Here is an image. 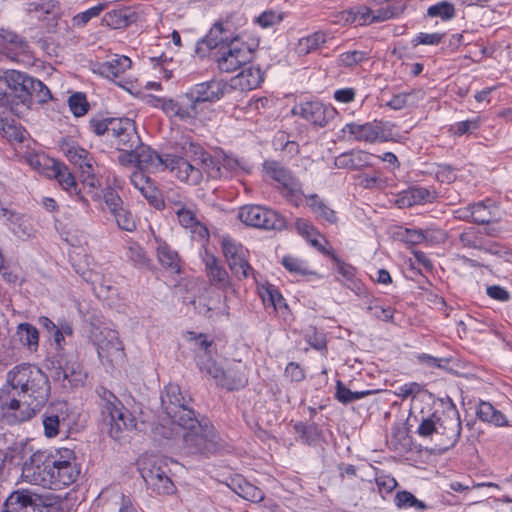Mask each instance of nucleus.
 Returning <instances> with one entry per match:
<instances>
[{
  "mask_svg": "<svg viewBox=\"0 0 512 512\" xmlns=\"http://www.w3.org/2000/svg\"><path fill=\"white\" fill-rule=\"evenodd\" d=\"M191 397H185L179 385L170 383L161 395L166 419L156 427V434L166 439L181 437L182 450L189 455L215 453L219 448L213 424L206 417H199L190 407Z\"/></svg>",
  "mask_w": 512,
  "mask_h": 512,
  "instance_id": "f257e3e1",
  "label": "nucleus"
},
{
  "mask_svg": "<svg viewBox=\"0 0 512 512\" xmlns=\"http://www.w3.org/2000/svg\"><path fill=\"white\" fill-rule=\"evenodd\" d=\"M51 386L48 376L36 365L22 363L6 374L0 407L9 424L30 420L48 402Z\"/></svg>",
  "mask_w": 512,
  "mask_h": 512,
  "instance_id": "f03ea898",
  "label": "nucleus"
},
{
  "mask_svg": "<svg viewBox=\"0 0 512 512\" xmlns=\"http://www.w3.org/2000/svg\"><path fill=\"white\" fill-rule=\"evenodd\" d=\"M23 476L32 484L52 490H61L76 481L80 470L75 453L69 448L39 450L24 463Z\"/></svg>",
  "mask_w": 512,
  "mask_h": 512,
  "instance_id": "7ed1b4c3",
  "label": "nucleus"
},
{
  "mask_svg": "<svg viewBox=\"0 0 512 512\" xmlns=\"http://www.w3.org/2000/svg\"><path fill=\"white\" fill-rule=\"evenodd\" d=\"M175 151L177 154H171L166 159L167 169L180 181L195 186L202 182L204 174L212 179L222 177L219 162L189 135L180 137L175 143Z\"/></svg>",
  "mask_w": 512,
  "mask_h": 512,
  "instance_id": "20e7f679",
  "label": "nucleus"
},
{
  "mask_svg": "<svg viewBox=\"0 0 512 512\" xmlns=\"http://www.w3.org/2000/svg\"><path fill=\"white\" fill-rule=\"evenodd\" d=\"M259 46L258 39L245 40V35H235L216 52V64L221 72L232 73L249 63Z\"/></svg>",
  "mask_w": 512,
  "mask_h": 512,
  "instance_id": "39448f33",
  "label": "nucleus"
},
{
  "mask_svg": "<svg viewBox=\"0 0 512 512\" xmlns=\"http://www.w3.org/2000/svg\"><path fill=\"white\" fill-rule=\"evenodd\" d=\"M100 398V406L103 415L109 418V434L115 440L121 438L123 431H130L136 427V419L132 413L124 407L121 401L105 387L96 390Z\"/></svg>",
  "mask_w": 512,
  "mask_h": 512,
  "instance_id": "423d86ee",
  "label": "nucleus"
},
{
  "mask_svg": "<svg viewBox=\"0 0 512 512\" xmlns=\"http://www.w3.org/2000/svg\"><path fill=\"white\" fill-rule=\"evenodd\" d=\"M395 124L389 121L374 120L372 122L345 124L342 132L350 139L365 143L396 141Z\"/></svg>",
  "mask_w": 512,
  "mask_h": 512,
  "instance_id": "0eeeda50",
  "label": "nucleus"
},
{
  "mask_svg": "<svg viewBox=\"0 0 512 512\" xmlns=\"http://www.w3.org/2000/svg\"><path fill=\"white\" fill-rule=\"evenodd\" d=\"M263 172L266 177L274 180L280 193L296 207L304 203L305 194L301 183L281 163L274 160H266L263 163Z\"/></svg>",
  "mask_w": 512,
  "mask_h": 512,
  "instance_id": "6e6552de",
  "label": "nucleus"
},
{
  "mask_svg": "<svg viewBox=\"0 0 512 512\" xmlns=\"http://www.w3.org/2000/svg\"><path fill=\"white\" fill-rule=\"evenodd\" d=\"M238 218L247 226L265 229L282 230L286 227L285 217L271 208L249 204L239 209Z\"/></svg>",
  "mask_w": 512,
  "mask_h": 512,
  "instance_id": "1a4fd4ad",
  "label": "nucleus"
},
{
  "mask_svg": "<svg viewBox=\"0 0 512 512\" xmlns=\"http://www.w3.org/2000/svg\"><path fill=\"white\" fill-rule=\"evenodd\" d=\"M140 471L148 488L156 494L171 495L175 492L176 487L171 478L167 475L161 460L150 459L144 462Z\"/></svg>",
  "mask_w": 512,
  "mask_h": 512,
  "instance_id": "9d476101",
  "label": "nucleus"
},
{
  "mask_svg": "<svg viewBox=\"0 0 512 512\" xmlns=\"http://www.w3.org/2000/svg\"><path fill=\"white\" fill-rule=\"evenodd\" d=\"M221 248L230 270L237 278H247L253 272L247 259L248 250L241 243L229 236H224L221 240Z\"/></svg>",
  "mask_w": 512,
  "mask_h": 512,
  "instance_id": "9b49d317",
  "label": "nucleus"
},
{
  "mask_svg": "<svg viewBox=\"0 0 512 512\" xmlns=\"http://www.w3.org/2000/svg\"><path fill=\"white\" fill-rule=\"evenodd\" d=\"M436 428L444 449L451 448L458 442L461 435V420L455 406L436 414Z\"/></svg>",
  "mask_w": 512,
  "mask_h": 512,
  "instance_id": "f8f14e48",
  "label": "nucleus"
},
{
  "mask_svg": "<svg viewBox=\"0 0 512 512\" xmlns=\"http://www.w3.org/2000/svg\"><path fill=\"white\" fill-rule=\"evenodd\" d=\"M2 53L17 63H30L33 59L32 50L25 37L9 29L0 28Z\"/></svg>",
  "mask_w": 512,
  "mask_h": 512,
  "instance_id": "ddd939ff",
  "label": "nucleus"
},
{
  "mask_svg": "<svg viewBox=\"0 0 512 512\" xmlns=\"http://www.w3.org/2000/svg\"><path fill=\"white\" fill-rule=\"evenodd\" d=\"M161 108L168 117H176L188 124H193L201 112L189 91L175 99H162Z\"/></svg>",
  "mask_w": 512,
  "mask_h": 512,
  "instance_id": "4468645a",
  "label": "nucleus"
},
{
  "mask_svg": "<svg viewBox=\"0 0 512 512\" xmlns=\"http://www.w3.org/2000/svg\"><path fill=\"white\" fill-rule=\"evenodd\" d=\"M110 138L111 144L118 151L131 152L139 147L141 142L134 122L128 118H119L113 122Z\"/></svg>",
  "mask_w": 512,
  "mask_h": 512,
  "instance_id": "2eb2a0df",
  "label": "nucleus"
},
{
  "mask_svg": "<svg viewBox=\"0 0 512 512\" xmlns=\"http://www.w3.org/2000/svg\"><path fill=\"white\" fill-rule=\"evenodd\" d=\"M101 338L95 337L97 353L100 360L111 365L123 360L124 347L117 331L105 328L100 332Z\"/></svg>",
  "mask_w": 512,
  "mask_h": 512,
  "instance_id": "dca6fc26",
  "label": "nucleus"
},
{
  "mask_svg": "<svg viewBox=\"0 0 512 512\" xmlns=\"http://www.w3.org/2000/svg\"><path fill=\"white\" fill-rule=\"evenodd\" d=\"M293 113L314 126L325 127L336 116V110L318 100L300 102L293 108Z\"/></svg>",
  "mask_w": 512,
  "mask_h": 512,
  "instance_id": "f3484780",
  "label": "nucleus"
},
{
  "mask_svg": "<svg viewBox=\"0 0 512 512\" xmlns=\"http://www.w3.org/2000/svg\"><path fill=\"white\" fill-rule=\"evenodd\" d=\"M60 148L68 160L78 166L82 170V173L86 175L84 182L91 187H95L96 179L93 168L94 159L91 154L78 144L66 140L62 142Z\"/></svg>",
  "mask_w": 512,
  "mask_h": 512,
  "instance_id": "a211bd4d",
  "label": "nucleus"
},
{
  "mask_svg": "<svg viewBox=\"0 0 512 512\" xmlns=\"http://www.w3.org/2000/svg\"><path fill=\"white\" fill-rule=\"evenodd\" d=\"M227 90V86L222 81L211 80L195 84L191 87L189 95L194 99L198 108L201 110V105L209 102L214 103L219 101Z\"/></svg>",
  "mask_w": 512,
  "mask_h": 512,
  "instance_id": "6ab92c4d",
  "label": "nucleus"
},
{
  "mask_svg": "<svg viewBox=\"0 0 512 512\" xmlns=\"http://www.w3.org/2000/svg\"><path fill=\"white\" fill-rule=\"evenodd\" d=\"M437 198L438 191L433 186H411L398 194L396 203L400 208H407L433 203Z\"/></svg>",
  "mask_w": 512,
  "mask_h": 512,
  "instance_id": "aec40b11",
  "label": "nucleus"
},
{
  "mask_svg": "<svg viewBox=\"0 0 512 512\" xmlns=\"http://www.w3.org/2000/svg\"><path fill=\"white\" fill-rule=\"evenodd\" d=\"M456 245L467 250H477L490 254L499 253L496 245L489 244L484 239L483 232L475 227L463 229L456 239Z\"/></svg>",
  "mask_w": 512,
  "mask_h": 512,
  "instance_id": "412c9836",
  "label": "nucleus"
},
{
  "mask_svg": "<svg viewBox=\"0 0 512 512\" xmlns=\"http://www.w3.org/2000/svg\"><path fill=\"white\" fill-rule=\"evenodd\" d=\"M32 76L25 72L14 69L5 70L0 75V83H4L15 97L19 98L22 103L28 101L29 82Z\"/></svg>",
  "mask_w": 512,
  "mask_h": 512,
  "instance_id": "4be33fe9",
  "label": "nucleus"
},
{
  "mask_svg": "<svg viewBox=\"0 0 512 512\" xmlns=\"http://www.w3.org/2000/svg\"><path fill=\"white\" fill-rule=\"evenodd\" d=\"M140 12L129 6H121L104 14L102 25L111 29H125L140 20Z\"/></svg>",
  "mask_w": 512,
  "mask_h": 512,
  "instance_id": "5701e85b",
  "label": "nucleus"
},
{
  "mask_svg": "<svg viewBox=\"0 0 512 512\" xmlns=\"http://www.w3.org/2000/svg\"><path fill=\"white\" fill-rule=\"evenodd\" d=\"M137 167L141 170H165L167 169L166 159L171 154L160 155L150 147L140 142V146L135 148Z\"/></svg>",
  "mask_w": 512,
  "mask_h": 512,
  "instance_id": "b1692460",
  "label": "nucleus"
},
{
  "mask_svg": "<svg viewBox=\"0 0 512 512\" xmlns=\"http://www.w3.org/2000/svg\"><path fill=\"white\" fill-rule=\"evenodd\" d=\"M37 494L29 490L12 492L3 505V512H35Z\"/></svg>",
  "mask_w": 512,
  "mask_h": 512,
  "instance_id": "393cba45",
  "label": "nucleus"
},
{
  "mask_svg": "<svg viewBox=\"0 0 512 512\" xmlns=\"http://www.w3.org/2000/svg\"><path fill=\"white\" fill-rule=\"evenodd\" d=\"M373 154L362 150H351L337 156L334 161L335 167L339 169L361 170L373 165Z\"/></svg>",
  "mask_w": 512,
  "mask_h": 512,
  "instance_id": "a878e982",
  "label": "nucleus"
},
{
  "mask_svg": "<svg viewBox=\"0 0 512 512\" xmlns=\"http://www.w3.org/2000/svg\"><path fill=\"white\" fill-rule=\"evenodd\" d=\"M205 269L210 282L219 289L227 290L231 288L229 275L224 267L219 264V260L213 255L205 252L203 256Z\"/></svg>",
  "mask_w": 512,
  "mask_h": 512,
  "instance_id": "bb28decb",
  "label": "nucleus"
},
{
  "mask_svg": "<svg viewBox=\"0 0 512 512\" xmlns=\"http://www.w3.org/2000/svg\"><path fill=\"white\" fill-rule=\"evenodd\" d=\"M176 215L180 225L190 229L193 239L203 241L209 237L207 227L197 219L193 210L182 206L176 211Z\"/></svg>",
  "mask_w": 512,
  "mask_h": 512,
  "instance_id": "cd10ccee",
  "label": "nucleus"
},
{
  "mask_svg": "<svg viewBox=\"0 0 512 512\" xmlns=\"http://www.w3.org/2000/svg\"><path fill=\"white\" fill-rule=\"evenodd\" d=\"M247 384L248 376L246 368L240 361H238L224 370L219 386L229 391H233L242 389Z\"/></svg>",
  "mask_w": 512,
  "mask_h": 512,
  "instance_id": "c85d7f7f",
  "label": "nucleus"
},
{
  "mask_svg": "<svg viewBox=\"0 0 512 512\" xmlns=\"http://www.w3.org/2000/svg\"><path fill=\"white\" fill-rule=\"evenodd\" d=\"M474 209V224L490 225L500 221L499 207L492 200H483L471 204Z\"/></svg>",
  "mask_w": 512,
  "mask_h": 512,
  "instance_id": "c756f323",
  "label": "nucleus"
},
{
  "mask_svg": "<svg viewBox=\"0 0 512 512\" xmlns=\"http://www.w3.org/2000/svg\"><path fill=\"white\" fill-rule=\"evenodd\" d=\"M333 38L329 30H318L298 40L296 52L299 55H308L321 49L328 40Z\"/></svg>",
  "mask_w": 512,
  "mask_h": 512,
  "instance_id": "7c9ffc66",
  "label": "nucleus"
},
{
  "mask_svg": "<svg viewBox=\"0 0 512 512\" xmlns=\"http://www.w3.org/2000/svg\"><path fill=\"white\" fill-rule=\"evenodd\" d=\"M263 81V73L259 67L249 66L241 70L231 79V87L242 91L256 89Z\"/></svg>",
  "mask_w": 512,
  "mask_h": 512,
  "instance_id": "2f4dec72",
  "label": "nucleus"
},
{
  "mask_svg": "<svg viewBox=\"0 0 512 512\" xmlns=\"http://www.w3.org/2000/svg\"><path fill=\"white\" fill-rule=\"evenodd\" d=\"M304 202L307 203L316 219L330 224L337 222L336 212L318 194L305 195Z\"/></svg>",
  "mask_w": 512,
  "mask_h": 512,
  "instance_id": "473e14b6",
  "label": "nucleus"
},
{
  "mask_svg": "<svg viewBox=\"0 0 512 512\" xmlns=\"http://www.w3.org/2000/svg\"><path fill=\"white\" fill-rule=\"evenodd\" d=\"M26 12L39 19L56 18L60 14V5L56 0L29 1L26 3Z\"/></svg>",
  "mask_w": 512,
  "mask_h": 512,
  "instance_id": "72a5a7b5",
  "label": "nucleus"
},
{
  "mask_svg": "<svg viewBox=\"0 0 512 512\" xmlns=\"http://www.w3.org/2000/svg\"><path fill=\"white\" fill-rule=\"evenodd\" d=\"M156 256L159 263L173 273L181 272V261L178 253L166 242L156 239Z\"/></svg>",
  "mask_w": 512,
  "mask_h": 512,
  "instance_id": "f704fd0d",
  "label": "nucleus"
},
{
  "mask_svg": "<svg viewBox=\"0 0 512 512\" xmlns=\"http://www.w3.org/2000/svg\"><path fill=\"white\" fill-rule=\"evenodd\" d=\"M477 417L489 424L497 427L508 426L506 416L498 409H496L490 402L480 401L476 409Z\"/></svg>",
  "mask_w": 512,
  "mask_h": 512,
  "instance_id": "c9c22d12",
  "label": "nucleus"
},
{
  "mask_svg": "<svg viewBox=\"0 0 512 512\" xmlns=\"http://www.w3.org/2000/svg\"><path fill=\"white\" fill-rule=\"evenodd\" d=\"M259 296L266 308L271 307L274 311L287 309L288 306L278 288L272 284H262L258 287Z\"/></svg>",
  "mask_w": 512,
  "mask_h": 512,
  "instance_id": "e433bc0d",
  "label": "nucleus"
},
{
  "mask_svg": "<svg viewBox=\"0 0 512 512\" xmlns=\"http://www.w3.org/2000/svg\"><path fill=\"white\" fill-rule=\"evenodd\" d=\"M16 336L20 343L29 351L35 352L39 347V331L31 323H20L16 328Z\"/></svg>",
  "mask_w": 512,
  "mask_h": 512,
  "instance_id": "4c0bfd02",
  "label": "nucleus"
},
{
  "mask_svg": "<svg viewBox=\"0 0 512 512\" xmlns=\"http://www.w3.org/2000/svg\"><path fill=\"white\" fill-rule=\"evenodd\" d=\"M125 257L136 268L149 269L152 265V260L148 257L144 248L134 241H128L125 246Z\"/></svg>",
  "mask_w": 512,
  "mask_h": 512,
  "instance_id": "58836bf2",
  "label": "nucleus"
},
{
  "mask_svg": "<svg viewBox=\"0 0 512 512\" xmlns=\"http://www.w3.org/2000/svg\"><path fill=\"white\" fill-rule=\"evenodd\" d=\"M76 272L79 273L86 282L93 286L94 292L99 297H108L109 293L114 290L113 286L107 283L105 277L98 272L93 270L80 271L79 269H76Z\"/></svg>",
  "mask_w": 512,
  "mask_h": 512,
  "instance_id": "ea45409f",
  "label": "nucleus"
},
{
  "mask_svg": "<svg viewBox=\"0 0 512 512\" xmlns=\"http://www.w3.org/2000/svg\"><path fill=\"white\" fill-rule=\"evenodd\" d=\"M232 38L233 36L229 34V29L225 27L224 23L216 22L204 38L203 42H205L210 49H214L219 48L222 45H226V43Z\"/></svg>",
  "mask_w": 512,
  "mask_h": 512,
  "instance_id": "a19ab883",
  "label": "nucleus"
},
{
  "mask_svg": "<svg viewBox=\"0 0 512 512\" xmlns=\"http://www.w3.org/2000/svg\"><path fill=\"white\" fill-rule=\"evenodd\" d=\"M5 217H7L9 229L15 236L24 239L31 235V223L24 215H20L8 210V213Z\"/></svg>",
  "mask_w": 512,
  "mask_h": 512,
  "instance_id": "79ce46f5",
  "label": "nucleus"
},
{
  "mask_svg": "<svg viewBox=\"0 0 512 512\" xmlns=\"http://www.w3.org/2000/svg\"><path fill=\"white\" fill-rule=\"evenodd\" d=\"M131 60L126 56H119L111 61L100 65L99 71L102 76L107 78H116L131 67Z\"/></svg>",
  "mask_w": 512,
  "mask_h": 512,
  "instance_id": "37998d69",
  "label": "nucleus"
},
{
  "mask_svg": "<svg viewBox=\"0 0 512 512\" xmlns=\"http://www.w3.org/2000/svg\"><path fill=\"white\" fill-rule=\"evenodd\" d=\"M109 213L121 230L128 232L136 230V220L124 202L117 206L115 210H110Z\"/></svg>",
  "mask_w": 512,
  "mask_h": 512,
  "instance_id": "c03bdc74",
  "label": "nucleus"
},
{
  "mask_svg": "<svg viewBox=\"0 0 512 512\" xmlns=\"http://www.w3.org/2000/svg\"><path fill=\"white\" fill-rule=\"evenodd\" d=\"M27 163L40 174L50 177L52 169L56 166L57 162L47 157L43 153H27Z\"/></svg>",
  "mask_w": 512,
  "mask_h": 512,
  "instance_id": "a18cd8bd",
  "label": "nucleus"
},
{
  "mask_svg": "<svg viewBox=\"0 0 512 512\" xmlns=\"http://www.w3.org/2000/svg\"><path fill=\"white\" fill-rule=\"evenodd\" d=\"M55 178L60 186L68 191L69 193H77V183L74 175L68 170V168L57 162L56 166L52 169L50 178Z\"/></svg>",
  "mask_w": 512,
  "mask_h": 512,
  "instance_id": "49530a36",
  "label": "nucleus"
},
{
  "mask_svg": "<svg viewBox=\"0 0 512 512\" xmlns=\"http://www.w3.org/2000/svg\"><path fill=\"white\" fill-rule=\"evenodd\" d=\"M394 502L399 509L413 508L416 511L427 509L425 502L417 499L411 492L406 490L398 491L395 495Z\"/></svg>",
  "mask_w": 512,
  "mask_h": 512,
  "instance_id": "de8ad7c7",
  "label": "nucleus"
},
{
  "mask_svg": "<svg viewBox=\"0 0 512 512\" xmlns=\"http://www.w3.org/2000/svg\"><path fill=\"white\" fill-rule=\"evenodd\" d=\"M421 94L420 91L412 90L410 92H403L393 95V97L387 102V106L393 110H401L408 106L416 105L419 101Z\"/></svg>",
  "mask_w": 512,
  "mask_h": 512,
  "instance_id": "09e8293b",
  "label": "nucleus"
},
{
  "mask_svg": "<svg viewBox=\"0 0 512 512\" xmlns=\"http://www.w3.org/2000/svg\"><path fill=\"white\" fill-rule=\"evenodd\" d=\"M281 263L287 271L294 275L307 276L316 274L310 270L309 265L305 260L291 255L284 256Z\"/></svg>",
  "mask_w": 512,
  "mask_h": 512,
  "instance_id": "8fccbe9b",
  "label": "nucleus"
},
{
  "mask_svg": "<svg viewBox=\"0 0 512 512\" xmlns=\"http://www.w3.org/2000/svg\"><path fill=\"white\" fill-rule=\"evenodd\" d=\"M222 168L234 174H250L253 165L244 158H236L226 155L222 161Z\"/></svg>",
  "mask_w": 512,
  "mask_h": 512,
  "instance_id": "3c124183",
  "label": "nucleus"
},
{
  "mask_svg": "<svg viewBox=\"0 0 512 512\" xmlns=\"http://www.w3.org/2000/svg\"><path fill=\"white\" fill-rule=\"evenodd\" d=\"M364 303L366 304L367 311L370 312L374 318L384 322L393 321L394 309L392 307L380 305L374 297H371Z\"/></svg>",
  "mask_w": 512,
  "mask_h": 512,
  "instance_id": "603ef678",
  "label": "nucleus"
},
{
  "mask_svg": "<svg viewBox=\"0 0 512 512\" xmlns=\"http://www.w3.org/2000/svg\"><path fill=\"white\" fill-rule=\"evenodd\" d=\"M427 15L432 18L438 17L443 21H448L455 17L456 9L453 3L440 1L427 9Z\"/></svg>",
  "mask_w": 512,
  "mask_h": 512,
  "instance_id": "864d4df0",
  "label": "nucleus"
},
{
  "mask_svg": "<svg viewBox=\"0 0 512 512\" xmlns=\"http://www.w3.org/2000/svg\"><path fill=\"white\" fill-rule=\"evenodd\" d=\"M117 118L104 117L103 115H96L89 120V129L98 136L107 135L111 137L112 124Z\"/></svg>",
  "mask_w": 512,
  "mask_h": 512,
  "instance_id": "5fc2aeb1",
  "label": "nucleus"
},
{
  "mask_svg": "<svg viewBox=\"0 0 512 512\" xmlns=\"http://www.w3.org/2000/svg\"><path fill=\"white\" fill-rule=\"evenodd\" d=\"M370 391H351L340 380L336 383L335 398L342 404H349L369 395Z\"/></svg>",
  "mask_w": 512,
  "mask_h": 512,
  "instance_id": "6e6d98bb",
  "label": "nucleus"
},
{
  "mask_svg": "<svg viewBox=\"0 0 512 512\" xmlns=\"http://www.w3.org/2000/svg\"><path fill=\"white\" fill-rule=\"evenodd\" d=\"M369 58V52L353 50L341 53L338 56L337 62L338 65L341 67L351 68L367 61Z\"/></svg>",
  "mask_w": 512,
  "mask_h": 512,
  "instance_id": "4d7b16f0",
  "label": "nucleus"
},
{
  "mask_svg": "<svg viewBox=\"0 0 512 512\" xmlns=\"http://www.w3.org/2000/svg\"><path fill=\"white\" fill-rule=\"evenodd\" d=\"M59 369L60 371L57 372L58 378L62 374L63 379L68 380L71 384L82 382L85 377L82 367L77 361L67 362Z\"/></svg>",
  "mask_w": 512,
  "mask_h": 512,
  "instance_id": "13d9d810",
  "label": "nucleus"
},
{
  "mask_svg": "<svg viewBox=\"0 0 512 512\" xmlns=\"http://www.w3.org/2000/svg\"><path fill=\"white\" fill-rule=\"evenodd\" d=\"M28 100L35 98L39 103H46L52 98L49 88L34 77L29 82Z\"/></svg>",
  "mask_w": 512,
  "mask_h": 512,
  "instance_id": "bf43d9fd",
  "label": "nucleus"
},
{
  "mask_svg": "<svg viewBox=\"0 0 512 512\" xmlns=\"http://www.w3.org/2000/svg\"><path fill=\"white\" fill-rule=\"evenodd\" d=\"M0 133L10 142L22 143L26 139V130L16 124H10L5 119L0 123Z\"/></svg>",
  "mask_w": 512,
  "mask_h": 512,
  "instance_id": "052dcab7",
  "label": "nucleus"
},
{
  "mask_svg": "<svg viewBox=\"0 0 512 512\" xmlns=\"http://www.w3.org/2000/svg\"><path fill=\"white\" fill-rule=\"evenodd\" d=\"M68 106L75 117L84 116L90 108L86 95L82 92L73 93L68 98Z\"/></svg>",
  "mask_w": 512,
  "mask_h": 512,
  "instance_id": "680f3d73",
  "label": "nucleus"
},
{
  "mask_svg": "<svg viewBox=\"0 0 512 512\" xmlns=\"http://www.w3.org/2000/svg\"><path fill=\"white\" fill-rule=\"evenodd\" d=\"M106 7L107 5L105 3H99L94 7L76 14L72 18V25L78 28L84 27L92 18L98 17Z\"/></svg>",
  "mask_w": 512,
  "mask_h": 512,
  "instance_id": "e2e57ef3",
  "label": "nucleus"
},
{
  "mask_svg": "<svg viewBox=\"0 0 512 512\" xmlns=\"http://www.w3.org/2000/svg\"><path fill=\"white\" fill-rule=\"evenodd\" d=\"M197 365L202 372H205L207 375L211 376L219 385L221 378L223 377L224 369H222L210 357L205 359L201 356H197Z\"/></svg>",
  "mask_w": 512,
  "mask_h": 512,
  "instance_id": "0e129e2a",
  "label": "nucleus"
},
{
  "mask_svg": "<svg viewBox=\"0 0 512 512\" xmlns=\"http://www.w3.org/2000/svg\"><path fill=\"white\" fill-rule=\"evenodd\" d=\"M284 19L282 12L274 10H265L259 16L255 17L254 23L259 25L263 29L273 28L279 25Z\"/></svg>",
  "mask_w": 512,
  "mask_h": 512,
  "instance_id": "69168bd1",
  "label": "nucleus"
},
{
  "mask_svg": "<svg viewBox=\"0 0 512 512\" xmlns=\"http://www.w3.org/2000/svg\"><path fill=\"white\" fill-rule=\"evenodd\" d=\"M236 492L239 496L251 502H260L265 496L264 492L260 488L246 480H243L238 484V490Z\"/></svg>",
  "mask_w": 512,
  "mask_h": 512,
  "instance_id": "338daca9",
  "label": "nucleus"
},
{
  "mask_svg": "<svg viewBox=\"0 0 512 512\" xmlns=\"http://www.w3.org/2000/svg\"><path fill=\"white\" fill-rule=\"evenodd\" d=\"M377 9H373L374 23H380L389 19L395 18L402 13V8L399 5L385 3Z\"/></svg>",
  "mask_w": 512,
  "mask_h": 512,
  "instance_id": "774afa93",
  "label": "nucleus"
}]
</instances>
